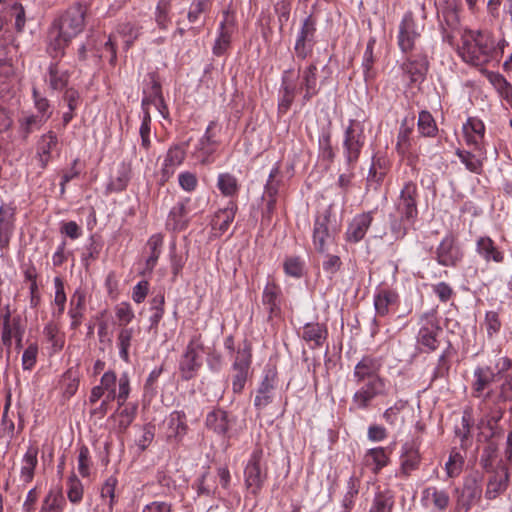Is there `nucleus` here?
<instances>
[{
  "label": "nucleus",
  "mask_w": 512,
  "mask_h": 512,
  "mask_svg": "<svg viewBox=\"0 0 512 512\" xmlns=\"http://www.w3.org/2000/svg\"><path fill=\"white\" fill-rule=\"evenodd\" d=\"M300 84L291 69L285 70L282 74L281 87L279 91L278 110L286 113L299 91H304V102L309 101L318 93L317 87V66L313 63L305 67L299 74Z\"/></svg>",
  "instance_id": "obj_1"
},
{
  "label": "nucleus",
  "mask_w": 512,
  "mask_h": 512,
  "mask_svg": "<svg viewBox=\"0 0 512 512\" xmlns=\"http://www.w3.org/2000/svg\"><path fill=\"white\" fill-rule=\"evenodd\" d=\"M458 54L470 65L483 66L495 57L496 40L489 31L465 29L461 34Z\"/></svg>",
  "instance_id": "obj_2"
},
{
  "label": "nucleus",
  "mask_w": 512,
  "mask_h": 512,
  "mask_svg": "<svg viewBox=\"0 0 512 512\" xmlns=\"http://www.w3.org/2000/svg\"><path fill=\"white\" fill-rule=\"evenodd\" d=\"M364 144V125L358 120H350L343 140V154L349 169L354 168Z\"/></svg>",
  "instance_id": "obj_3"
},
{
  "label": "nucleus",
  "mask_w": 512,
  "mask_h": 512,
  "mask_svg": "<svg viewBox=\"0 0 512 512\" xmlns=\"http://www.w3.org/2000/svg\"><path fill=\"white\" fill-rule=\"evenodd\" d=\"M445 42L453 45L454 31L459 27L460 0H435Z\"/></svg>",
  "instance_id": "obj_4"
},
{
  "label": "nucleus",
  "mask_w": 512,
  "mask_h": 512,
  "mask_svg": "<svg viewBox=\"0 0 512 512\" xmlns=\"http://www.w3.org/2000/svg\"><path fill=\"white\" fill-rule=\"evenodd\" d=\"M252 362L251 345L244 341L238 346L234 361L232 364V390L239 394L243 391L249 376L250 366Z\"/></svg>",
  "instance_id": "obj_5"
},
{
  "label": "nucleus",
  "mask_w": 512,
  "mask_h": 512,
  "mask_svg": "<svg viewBox=\"0 0 512 512\" xmlns=\"http://www.w3.org/2000/svg\"><path fill=\"white\" fill-rule=\"evenodd\" d=\"M101 388L106 393L107 401L117 400L119 406H123L130 394V379L127 373H122L117 378L115 372H105L101 379Z\"/></svg>",
  "instance_id": "obj_6"
},
{
  "label": "nucleus",
  "mask_w": 512,
  "mask_h": 512,
  "mask_svg": "<svg viewBox=\"0 0 512 512\" xmlns=\"http://www.w3.org/2000/svg\"><path fill=\"white\" fill-rule=\"evenodd\" d=\"M262 459V449H255L252 452L244 471L245 484L254 495L259 493L267 478V469L263 465Z\"/></svg>",
  "instance_id": "obj_7"
},
{
  "label": "nucleus",
  "mask_w": 512,
  "mask_h": 512,
  "mask_svg": "<svg viewBox=\"0 0 512 512\" xmlns=\"http://www.w3.org/2000/svg\"><path fill=\"white\" fill-rule=\"evenodd\" d=\"M86 9L81 4H74L69 7L60 19L54 23L58 30L61 31L66 37L74 38L84 28Z\"/></svg>",
  "instance_id": "obj_8"
},
{
  "label": "nucleus",
  "mask_w": 512,
  "mask_h": 512,
  "mask_svg": "<svg viewBox=\"0 0 512 512\" xmlns=\"http://www.w3.org/2000/svg\"><path fill=\"white\" fill-rule=\"evenodd\" d=\"M388 387L384 378H374L362 383V386L354 393L352 404L356 409H367L373 399L385 396Z\"/></svg>",
  "instance_id": "obj_9"
},
{
  "label": "nucleus",
  "mask_w": 512,
  "mask_h": 512,
  "mask_svg": "<svg viewBox=\"0 0 512 512\" xmlns=\"http://www.w3.org/2000/svg\"><path fill=\"white\" fill-rule=\"evenodd\" d=\"M420 329L417 334V342L426 351L437 349L439 341L438 334L441 329L437 323L434 312H426L421 315L419 320Z\"/></svg>",
  "instance_id": "obj_10"
},
{
  "label": "nucleus",
  "mask_w": 512,
  "mask_h": 512,
  "mask_svg": "<svg viewBox=\"0 0 512 512\" xmlns=\"http://www.w3.org/2000/svg\"><path fill=\"white\" fill-rule=\"evenodd\" d=\"M417 197V185L412 181L406 182L396 202V210L399 213L400 221L411 222L417 217Z\"/></svg>",
  "instance_id": "obj_11"
},
{
  "label": "nucleus",
  "mask_w": 512,
  "mask_h": 512,
  "mask_svg": "<svg viewBox=\"0 0 512 512\" xmlns=\"http://www.w3.org/2000/svg\"><path fill=\"white\" fill-rule=\"evenodd\" d=\"M421 36V29L416 24L413 14L407 12L400 25L398 32V46L403 53H408L417 48V43Z\"/></svg>",
  "instance_id": "obj_12"
},
{
  "label": "nucleus",
  "mask_w": 512,
  "mask_h": 512,
  "mask_svg": "<svg viewBox=\"0 0 512 512\" xmlns=\"http://www.w3.org/2000/svg\"><path fill=\"white\" fill-rule=\"evenodd\" d=\"M316 43V21L312 16L304 19L302 26L297 33L294 51L299 59H306L311 55Z\"/></svg>",
  "instance_id": "obj_13"
},
{
  "label": "nucleus",
  "mask_w": 512,
  "mask_h": 512,
  "mask_svg": "<svg viewBox=\"0 0 512 512\" xmlns=\"http://www.w3.org/2000/svg\"><path fill=\"white\" fill-rule=\"evenodd\" d=\"M482 497V475L475 471L463 480V486L458 495L459 505L468 511Z\"/></svg>",
  "instance_id": "obj_14"
},
{
  "label": "nucleus",
  "mask_w": 512,
  "mask_h": 512,
  "mask_svg": "<svg viewBox=\"0 0 512 512\" xmlns=\"http://www.w3.org/2000/svg\"><path fill=\"white\" fill-rule=\"evenodd\" d=\"M330 217L328 213L318 216L314 222L313 245L315 249L324 253L335 244L336 230L330 228Z\"/></svg>",
  "instance_id": "obj_15"
},
{
  "label": "nucleus",
  "mask_w": 512,
  "mask_h": 512,
  "mask_svg": "<svg viewBox=\"0 0 512 512\" xmlns=\"http://www.w3.org/2000/svg\"><path fill=\"white\" fill-rule=\"evenodd\" d=\"M276 382L277 372L274 369L265 370L254 399V406L257 410L262 411L273 402Z\"/></svg>",
  "instance_id": "obj_16"
},
{
  "label": "nucleus",
  "mask_w": 512,
  "mask_h": 512,
  "mask_svg": "<svg viewBox=\"0 0 512 512\" xmlns=\"http://www.w3.org/2000/svg\"><path fill=\"white\" fill-rule=\"evenodd\" d=\"M399 461V470L396 476L400 478H408L419 468L421 456L418 447L413 441L405 442L402 445Z\"/></svg>",
  "instance_id": "obj_17"
},
{
  "label": "nucleus",
  "mask_w": 512,
  "mask_h": 512,
  "mask_svg": "<svg viewBox=\"0 0 512 512\" xmlns=\"http://www.w3.org/2000/svg\"><path fill=\"white\" fill-rule=\"evenodd\" d=\"M421 502L432 512H444L449 507L451 499L448 490L437 486H428L421 493Z\"/></svg>",
  "instance_id": "obj_18"
},
{
  "label": "nucleus",
  "mask_w": 512,
  "mask_h": 512,
  "mask_svg": "<svg viewBox=\"0 0 512 512\" xmlns=\"http://www.w3.org/2000/svg\"><path fill=\"white\" fill-rule=\"evenodd\" d=\"M139 34L140 27L136 23L125 22L119 25L116 34L111 35L108 41L105 43V48L110 51L109 61L111 64H115L117 59L115 50L116 36H120L123 39L126 48H129L130 45L137 39Z\"/></svg>",
  "instance_id": "obj_19"
},
{
  "label": "nucleus",
  "mask_w": 512,
  "mask_h": 512,
  "mask_svg": "<svg viewBox=\"0 0 512 512\" xmlns=\"http://www.w3.org/2000/svg\"><path fill=\"white\" fill-rule=\"evenodd\" d=\"M382 362L379 358L364 356L354 367L353 380L360 385L374 378H382L379 372Z\"/></svg>",
  "instance_id": "obj_20"
},
{
  "label": "nucleus",
  "mask_w": 512,
  "mask_h": 512,
  "mask_svg": "<svg viewBox=\"0 0 512 512\" xmlns=\"http://www.w3.org/2000/svg\"><path fill=\"white\" fill-rule=\"evenodd\" d=\"M465 142L468 146L482 152V142L485 136V125L477 117H469L462 126Z\"/></svg>",
  "instance_id": "obj_21"
},
{
  "label": "nucleus",
  "mask_w": 512,
  "mask_h": 512,
  "mask_svg": "<svg viewBox=\"0 0 512 512\" xmlns=\"http://www.w3.org/2000/svg\"><path fill=\"white\" fill-rule=\"evenodd\" d=\"M185 157L186 149L183 145H173L168 149L161 167V180L163 182L168 181L174 175Z\"/></svg>",
  "instance_id": "obj_22"
},
{
  "label": "nucleus",
  "mask_w": 512,
  "mask_h": 512,
  "mask_svg": "<svg viewBox=\"0 0 512 512\" xmlns=\"http://www.w3.org/2000/svg\"><path fill=\"white\" fill-rule=\"evenodd\" d=\"M428 65L426 54L420 52L408 58L402 64V70L409 77L411 83L422 82L428 71Z\"/></svg>",
  "instance_id": "obj_23"
},
{
  "label": "nucleus",
  "mask_w": 512,
  "mask_h": 512,
  "mask_svg": "<svg viewBox=\"0 0 512 512\" xmlns=\"http://www.w3.org/2000/svg\"><path fill=\"white\" fill-rule=\"evenodd\" d=\"M510 482V473L507 467H502L499 471H493L489 477L485 490V497L488 500H494L503 494Z\"/></svg>",
  "instance_id": "obj_24"
},
{
  "label": "nucleus",
  "mask_w": 512,
  "mask_h": 512,
  "mask_svg": "<svg viewBox=\"0 0 512 512\" xmlns=\"http://www.w3.org/2000/svg\"><path fill=\"white\" fill-rule=\"evenodd\" d=\"M215 122H210L206 128L205 134L199 139L195 149V156L201 164H209L212 162V155L215 152L217 142L214 139L213 128Z\"/></svg>",
  "instance_id": "obj_25"
},
{
  "label": "nucleus",
  "mask_w": 512,
  "mask_h": 512,
  "mask_svg": "<svg viewBox=\"0 0 512 512\" xmlns=\"http://www.w3.org/2000/svg\"><path fill=\"white\" fill-rule=\"evenodd\" d=\"M462 256V252L454 245V239L451 236H446L437 247V262L442 266H455Z\"/></svg>",
  "instance_id": "obj_26"
},
{
  "label": "nucleus",
  "mask_w": 512,
  "mask_h": 512,
  "mask_svg": "<svg viewBox=\"0 0 512 512\" xmlns=\"http://www.w3.org/2000/svg\"><path fill=\"white\" fill-rule=\"evenodd\" d=\"M372 220L373 217L371 212L356 215L347 228V240L354 243L362 240L371 226Z\"/></svg>",
  "instance_id": "obj_27"
},
{
  "label": "nucleus",
  "mask_w": 512,
  "mask_h": 512,
  "mask_svg": "<svg viewBox=\"0 0 512 512\" xmlns=\"http://www.w3.org/2000/svg\"><path fill=\"white\" fill-rule=\"evenodd\" d=\"M496 374L489 366H477L473 372V382L471 384L474 397H481L486 389L495 381Z\"/></svg>",
  "instance_id": "obj_28"
},
{
  "label": "nucleus",
  "mask_w": 512,
  "mask_h": 512,
  "mask_svg": "<svg viewBox=\"0 0 512 512\" xmlns=\"http://www.w3.org/2000/svg\"><path fill=\"white\" fill-rule=\"evenodd\" d=\"M231 422L232 420L229 419L226 411L215 409L207 414L205 424L209 430L217 435L230 438L231 435L228 432Z\"/></svg>",
  "instance_id": "obj_29"
},
{
  "label": "nucleus",
  "mask_w": 512,
  "mask_h": 512,
  "mask_svg": "<svg viewBox=\"0 0 512 512\" xmlns=\"http://www.w3.org/2000/svg\"><path fill=\"white\" fill-rule=\"evenodd\" d=\"M280 296L281 288L272 282H267L262 293V304L269 313L270 317H276L280 315Z\"/></svg>",
  "instance_id": "obj_30"
},
{
  "label": "nucleus",
  "mask_w": 512,
  "mask_h": 512,
  "mask_svg": "<svg viewBox=\"0 0 512 512\" xmlns=\"http://www.w3.org/2000/svg\"><path fill=\"white\" fill-rule=\"evenodd\" d=\"M58 138L53 131L42 135L37 144V159L41 168H45L52 159V151L57 147Z\"/></svg>",
  "instance_id": "obj_31"
},
{
  "label": "nucleus",
  "mask_w": 512,
  "mask_h": 512,
  "mask_svg": "<svg viewBox=\"0 0 512 512\" xmlns=\"http://www.w3.org/2000/svg\"><path fill=\"white\" fill-rule=\"evenodd\" d=\"M476 252L486 262L501 263L504 260L503 252L498 249L494 241L488 236H482L477 240Z\"/></svg>",
  "instance_id": "obj_32"
},
{
  "label": "nucleus",
  "mask_w": 512,
  "mask_h": 512,
  "mask_svg": "<svg viewBox=\"0 0 512 512\" xmlns=\"http://www.w3.org/2000/svg\"><path fill=\"white\" fill-rule=\"evenodd\" d=\"M186 415L183 411H173L167 418V437L181 440L187 433Z\"/></svg>",
  "instance_id": "obj_33"
},
{
  "label": "nucleus",
  "mask_w": 512,
  "mask_h": 512,
  "mask_svg": "<svg viewBox=\"0 0 512 512\" xmlns=\"http://www.w3.org/2000/svg\"><path fill=\"white\" fill-rule=\"evenodd\" d=\"M38 448L30 445L23 455L20 470V479L24 484L30 483L34 477V471L38 463Z\"/></svg>",
  "instance_id": "obj_34"
},
{
  "label": "nucleus",
  "mask_w": 512,
  "mask_h": 512,
  "mask_svg": "<svg viewBox=\"0 0 512 512\" xmlns=\"http://www.w3.org/2000/svg\"><path fill=\"white\" fill-rule=\"evenodd\" d=\"M85 292L77 289L70 299L69 316L71 318V328L76 329L82 321L85 310Z\"/></svg>",
  "instance_id": "obj_35"
},
{
  "label": "nucleus",
  "mask_w": 512,
  "mask_h": 512,
  "mask_svg": "<svg viewBox=\"0 0 512 512\" xmlns=\"http://www.w3.org/2000/svg\"><path fill=\"white\" fill-rule=\"evenodd\" d=\"M327 330L319 323H307L303 327L302 338L311 348L320 347L326 339Z\"/></svg>",
  "instance_id": "obj_36"
},
{
  "label": "nucleus",
  "mask_w": 512,
  "mask_h": 512,
  "mask_svg": "<svg viewBox=\"0 0 512 512\" xmlns=\"http://www.w3.org/2000/svg\"><path fill=\"white\" fill-rule=\"evenodd\" d=\"M199 348L200 344L195 338L191 339L187 345L183 360L181 362V370L184 373L185 378H190L192 376V372L199 366L197 361Z\"/></svg>",
  "instance_id": "obj_37"
},
{
  "label": "nucleus",
  "mask_w": 512,
  "mask_h": 512,
  "mask_svg": "<svg viewBox=\"0 0 512 512\" xmlns=\"http://www.w3.org/2000/svg\"><path fill=\"white\" fill-rule=\"evenodd\" d=\"M236 211V203L230 201L225 208L220 209L215 213L213 218V228L215 230H219L221 234L226 232L235 218Z\"/></svg>",
  "instance_id": "obj_38"
},
{
  "label": "nucleus",
  "mask_w": 512,
  "mask_h": 512,
  "mask_svg": "<svg viewBox=\"0 0 512 512\" xmlns=\"http://www.w3.org/2000/svg\"><path fill=\"white\" fill-rule=\"evenodd\" d=\"M398 300V294L390 289H379L374 295V307L378 316H385L389 312V306Z\"/></svg>",
  "instance_id": "obj_39"
},
{
  "label": "nucleus",
  "mask_w": 512,
  "mask_h": 512,
  "mask_svg": "<svg viewBox=\"0 0 512 512\" xmlns=\"http://www.w3.org/2000/svg\"><path fill=\"white\" fill-rule=\"evenodd\" d=\"M188 224L187 211L183 203H177L172 207L168 215L166 226L169 230L180 231Z\"/></svg>",
  "instance_id": "obj_40"
},
{
  "label": "nucleus",
  "mask_w": 512,
  "mask_h": 512,
  "mask_svg": "<svg viewBox=\"0 0 512 512\" xmlns=\"http://www.w3.org/2000/svg\"><path fill=\"white\" fill-rule=\"evenodd\" d=\"M72 38L66 37L60 30L53 26L49 33V43L47 51L53 57L57 58L64 54V49Z\"/></svg>",
  "instance_id": "obj_41"
},
{
  "label": "nucleus",
  "mask_w": 512,
  "mask_h": 512,
  "mask_svg": "<svg viewBox=\"0 0 512 512\" xmlns=\"http://www.w3.org/2000/svg\"><path fill=\"white\" fill-rule=\"evenodd\" d=\"M144 96L142 99V111L145 113V111L150 112V106H156L157 105V98H162V90L160 83L155 79L153 75L150 76V85L149 87L145 88Z\"/></svg>",
  "instance_id": "obj_42"
},
{
  "label": "nucleus",
  "mask_w": 512,
  "mask_h": 512,
  "mask_svg": "<svg viewBox=\"0 0 512 512\" xmlns=\"http://www.w3.org/2000/svg\"><path fill=\"white\" fill-rule=\"evenodd\" d=\"M367 465H372L373 472L377 474L382 468L389 464L390 458L383 447L369 449L365 455Z\"/></svg>",
  "instance_id": "obj_43"
},
{
  "label": "nucleus",
  "mask_w": 512,
  "mask_h": 512,
  "mask_svg": "<svg viewBox=\"0 0 512 512\" xmlns=\"http://www.w3.org/2000/svg\"><path fill=\"white\" fill-rule=\"evenodd\" d=\"M65 504L62 493L51 489L44 497L39 512H63Z\"/></svg>",
  "instance_id": "obj_44"
},
{
  "label": "nucleus",
  "mask_w": 512,
  "mask_h": 512,
  "mask_svg": "<svg viewBox=\"0 0 512 512\" xmlns=\"http://www.w3.org/2000/svg\"><path fill=\"white\" fill-rule=\"evenodd\" d=\"M69 75L66 70L61 69L57 63H52L48 69L47 81L53 90H62L68 83Z\"/></svg>",
  "instance_id": "obj_45"
},
{
  "label": "nucleus",
  "mask_w": 512,
  "mask_h": 512,
  "mask_svg": "<svg viewBox=\"0 0 512 512\" xmlns=\"http://www.w3.org/2000/svg\"><path fill=\"white\" fill-rule=\"evenodd\" d=\"M280 169L278 166H274L268 177V181L265 186L264 196L268 198L267 209L271 212L276 203V196L278 194L279 182L275 181V178L279 175Z\"/></svg>",
  "instance_id": "obj_46"
},
{
  "label": "nucleus",
  "mask_w": 512,
  "mask_h": 512,
  "mask_svg": "<svg viewBox=\"0 0 512 512\" xmlns=\"http://www.w3.org/2000/svg\"><path fill=\"white\" fill-rule=\"evenodd\" d=\"M12 212L9 208H0V245L6 246L9 243L13 231Z\"/></svg>",
  "instance_id": "obj_47"
},
{
  "label": "nucleus",
  "mask_w": 512,
  "mask_h": 512,
  "mask_svg": "<svg viewBox=\"0 0 512 512\" xmlns=\"http://www.w3.org/2000/svg\"><path fill=\"white\" fill-rule=\"evenodd\" d=\"M133 334H134V329L132 327L125 326L120 329L118 336H117V345L119 348V356L126 363H129V361H130L129 349L131 346V340L133 338Z\"/></svg>",
  "instance_id": "obj_48"
},
{
  "label": "nucleus",
  "mask_w": 512,
  "mask_h": 512,
  "mask_svg": "<svg viewBox=\"0 0 512 512\" xmlns=\"http://www.w3.org/2000/svg\"><path fill=\"white\" fill-rule=\"evenodd\" d=\"M394 498L389 490L379 491L375 494L369 512H391Z\"/></svg>",
  "instance_id": "obj_49"
},
{
  "label": "nucleus",
  "mask_w": 512,
  "mask_h": 512,
  "mask_svg": "<svg viewBox=\"0 0 512 512\" xmlns=\"http://www.w3.org/2000/svg\"><path fill=\"white\" fill-rule=\"evenodd\" d=\"M217 187L224 196L233 197L239 191L238 181L229 173H221L217 179Z\"/></svg>",
  "instance_id": "obj_50"
},
{
  "label": "nucleus",
  "mask_w": 512,
  "mask_h": 512,
  "mask_svg": "<svg viewBox=\"0 0 512 512\" xmlns=\"http://www.w3.org/2000/svg\"><path fill=\"white\" fill-rule=\"evenodd\" d=\"M147 245L150 249V255L146 260V267L149 271H152L161 254L163 237L160 234H154L149 238Z\"/></svg>",
  "instance_id": "obj_51"
},
{
  "label": "nucleus",
  "mask_w": 512,
  "mask_h": 512,
  "mask_svg": "<svg viewBox=\"0 0 512 512\" xmlns=\"http://www.w3.org/2000/svg\"><path fill=\"white\" fill-rule=\"evenodd\" d=\"M84 495V487L75 474L67 480V497L72 504H79Z\"/></svg>",
  "instance_id": "obj_52"
},
{
  "label": "nucleus",
  "mask_w": 512,
  "mask_h": 512,
  "mask_svg": "<svg viewBox=\"0 0 512 512\" xmlns=\"http://www.w3.org/2000/svg\"><path fill=\"white\" fill-rule=\"evenodd\" d=\"M418 130L423 136L433 137L436 135L437 126L430 112L423 110L419 113Z\"/></svg>",
  "instance_id": "obj_53"
},
{
  "label": "nucleus",
  "mask_w": 512,
  "mask_h": 512,
  "mask_svg": "<svg viewBox=\"0 0 512 512\" xmlns=\"http://www.w3.org/2000/svg\"><path fill=\"white\" fill-rule=\"evenodd\" d=\"M359 492V481L351 476L347 482V491L342 499L344 512H350L354 507L355 499Z\"/></svg>",
  "instance_id": "obj_54"
},
{
  "label": "nucleus",
  "mask_w": 512,
  "mask_h": 512,
  "mask_svg": "<svg viewBox=\"0 0 512 512\" xmlns=\"http://www.w3.org/2000/svg\"><path fill=\"white\" fill-rule=\"evenodd\" d=\"M376 44L375 38H370L366 45V50L363 55L362 68L364 77L366 80L373 78L374 72L372 70L375 58H374V46Z\"/></svg>",
  "instance_id": "obj_55"
},
{
  "label": "nucleus",
  "mask_w": 512,
  "mask_h": 512,
  "mask_svg": "<svg viewBox=\"0 0 512 512\" xmlns=\"http://www.w3.org/2000/svg\"><path fill=\"white\" fill-rule=\"evenodd\" d=\"M232 28L226 25V21H222L220 24V34L216 39L215 44L213 46V53L215 55H222L230 44Z\"/></svg>",
  "instance_id": "obj_56"
},
{
  "label": "nucleus",
  "mask_w": 512,
  "mask_h": 512,
  "mask_svg": "<svg viewBox=\"0 0 512 512\" xmlns=\"http://www.w3.org/2000/svg\"><path fill=\"white\" fill-rule=\"evenodd\" d=\"M119 406L118 411L113 415V418L118 423L119 428L126 429L134 420L137 407L136 405H126L123 408Z\"/></svg>",
  "instance_id": "obj_57"
},
{
  "label": "nucleus",
  "mask_w": 512,
  "mask_h": 512,
  "mask_svg": "<svg viewBox=\"0 0 512 512\" xmlns=\"http://www.w3.org/2000/svg\"><path fill=\"white\" fill-rule=\"evenodd\" d=\"M483 327L488 339H493V337L500 332L502 327L499 314L496 311H487L485 313Z\"/></svg>",
  "instance_id": "obj_58"
},
{
  "label": "nucleus",
  "mask_w": 512,
  "mask_h": 512,
  "mask_svg": "<svg viewBox=\"0 0 512 512\" xmlns=\"http://www.w3.org/2000/svg\"><path fill=\"white\" fill-rule=\"evenodd\" d=\"M456 155L460 161L465 165L466 169L472 173L479 174L482 171V161L469 151L458 149Z\"/></svg>",
  "instance_id": "obj_59"
},
{
  "label": "nucleus",
  "mask_w": 512,
  "mask_h": 512,
  "mask_svg": "<svg viewBox=\"0 0 512 512\" xmlns=\"http://www.w3.org/2000/svg\"><path fill=\"white\" fill-rule=\"evenodd\" d=\"M49 119V115L28 114L22 117L20 125L26 134L38 130Z\"/></svg>",
  "instance_id": "obj_60"
},
{
  "label": "nucleus",
  "mask_w": 512,
  "mask_h": 512,
  "mask_svg": "<svg viewBox=\"0 0 512 512\" xmlns=\"http://www.w3.org/2000/svg\"><path fill=\"white\" fill-rule=\"evenodd\" d=\"M497 445L489 442L485 445L480 456V466L487 472L492 470L494 460L497 457Z\"/></svg>",
  "instance_id": "obj_61"
},
{
  "label": "nucleus",
  "mask_w": 512,
  "mask_h": 512,
  "mask_svg": "<svg viewBox=\"0 0 512 512\" xmlns=\"http://www.w3.org/2000/svg\"><path fill=\"white\" fill-rule=\"evenodd\" d=\"M464 464V459L458 452H451L448 458V461L445 463L446 474L449 478L457 477L461 471Z\"/></svg>",
  "instance_id": "obj_62"
},
{
  "label": "nucleus",
  "mask_w": 512,
  "mask_h": 512,
  "mask_svg": "<svg viewBox=\"0 0 512 512\" xmlns=\"http://www.w3.org/2000/svg\"><path fill=\"white\" fill-rule=\"evenodd\" d=\"M410 129L401 127L397 136L396 150L402 157H407L410 153Z\"/></svg>",
  "instance_id": "obj_63"
},
{
  "label": "nucleus",
  "mask_w": 512,
  "mask_h": 512,
  "mask_svg": "<svg viewBox=\"0 0 512 512\" xmlns=\"http://www.w3.org/2000/svg\"><path fill=\"white\" fill-rule=\"evenodd\" d=\"M491 82L504 99L512 101V85L501 74L493 75Z\"/></svg>",
  "instance_id": "obj_64"
}]
</instances>
